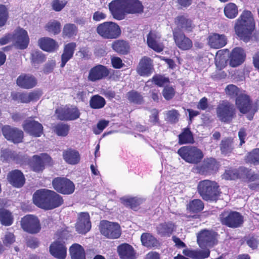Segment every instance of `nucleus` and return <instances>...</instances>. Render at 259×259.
Returning a JSON list of instances; mask_svg holds the SVG:
<instances>
[{"mask_svg":"<svg viewBox=\"0 0 259 259\" xmlns=\"http://www.w3.org/2000/svg\"><path fill=\"white\" fill-rule=\"evenodd\" d=\"M217 233L211 230H203L197 235V243L203 250H192L185 249L183 253L193 259H204L207 258L210 254L208 248L215 244Z\"/></svg>","mask_w":259,"mask_h":259,"instance_id":"f257e3e1","label":"nucleus"},{"mask_svg":"<svg viewBox=\"0 0 259 259\" xmlns=\"http://www.w3.org/2000/svg\"><path fill=\"white\" fill-rule=\"evenodd\" d=\"M33 201L36 206L47 210L58 207L63 202V198L60 195L48 189L36 191L33 194Z\"/></svg>","mask_w":259,"mask_h":259,"instance_id":"f03ea898","label":"nucleus"},{"mask_svg":"<svg viewBox=\"0 0 259 259\" xmlns=\"http://www.w3.org/2000/svg\"><path fill=\"white\" fill-rule=\"evenodd\" d=\"M255 28V22L251 13L244 11L237 20L234 29L240 39L248 42Z\"/></svg>","mask_w":259,"mask_h":259,"instance_id":"7ed1b4c3","label":"nucleus"},{"mask_svg":"<svg viewBox=\"0 0 259 259\" xmlns=\"http://www.w3.org/2000/svg\"><path fill=\"white\" fill-rule=\"evenodd\" d=\"M219 186L214 181H201L198 185V191L202 198L206 201H216L219 195Z\"/></svg>","mask_w":259,"mask_h":259,"instance_id":"20e7f679","label":"nucleus"},{"mask_svg":"<svg viewBox=\"0 0 259 259\" xmlns=\"http://www.w3.org/2000/svg\"><path fill=\"white\" fill-rule=\"evenodd\" d=\"M178 153L183 159L190 163H198L203 157L202 151L192 146H185L180 148Z\"/></svg>","mask_w":259,"mask_h":259,"instance_id":"39448f33","label":"nucleus"},{"mask_svg":"<svg viewBox=\"0 0 259 259\" xmlns=\"http://www.w3.org/2000/svg\"><path fill=\"white\" fill-rule=\"evenodd\" d=\"M97 32L101 36L106 39L116 38L121 34L119 26L112 22H105L99 24L97 28Z\"/></svg>","mask_w":259,"mask_h":259,"instance_id":"423d86ee","label":"nucleus"},{"mask_svg":"<svg viewBox=\"0 0 259 259\" xmlns=\"http://www.w3.org/2000/svg\"><path fill=\"white\" fill-rule=\"evenodd\" d=\"M220 220L223 225L229 228L240 227L243 223V217L237 211H224L220 215Z\"/></svg>","mask_w":259,"mask_h":259,"instance_id":"0eeeda50","label":"nucleus"},{"mask_svg":"<svg viewBox=\"0 0 259 259\" xmlns=\"http://www.w3.org/2000/svg\"><path fill=\"white\" fill-rule=\"evenodd\" d=\"M101 233L109 239L118 238L121 233L120 225L117 223L102 221L100 225Z\"/></svg>","mask_w":259,"mask_h":259,"instance_id":"6e6552de","label":"nucleus"},{"mask_svg":"<svg viewBox=\"0 0 259 259\" xmlns=\"http://www.w3.org/2000/svg\"><path fill=\"white\" fill-rule=\"evenodd\" d=\"M217 114L220 120L228 122L234 117L235 109L233 105L228 101H223L218 106Z\"/></svg>","mask_w":259,"mask_h":259,"instance_id":"1a4fd4ad","label":"nucleus"},{"mask_svg":"<svg viewBox=\"0 0 259 259\" xmlns=\"http://www.w3.org/2000/svg\"><path fill=\"white\" fill-rule=\"evenodd\" d=\"M52 185L56 191L63 194H71L75 190L73 183L66 178L54 179L52 182Z\"/></svg>","mask_w":259,"mask_h":259,"instance_id":"9d476101","label":"nucleus"},{"mask_svg":"<svg viewBox=\"0 0 259 259\" xmlns=\"http://www.w3.org/2000/svg\"><path fill=\"white\" fill-rule=\"evenodd\" d=\"M21 227L26 232L35 234L39 232L40 225L37 217L33 215H26L21 221Z\"/></svg>","mask_w":259,"mask_h":259,"instance_id":"9b49d317","label":"nucleus"},{"mask_svg":"<svg viewBox=\"0 0 259 259\" xmlns=\"http://www.w3.org/2000/svg\"><path fill=\"white\" fill-rule=\"evenodd\" d=\"M58 118L61 120H74L80 116L78 108L75 106H66L56 110Z\"/></svg>","mask_w":259,"mask_h":259,"instance_id":"f8f14e48","label":"nucleus"},{"mask_svg":"<svg viewBox=\"0 0 259 259\" xmlns=\"http://www.w3.org/2000/svg\"><path fill=\"white\" fill-rule=\"evenodd\" d=\"M108 6L114 19L121 20L124 18L126 12L124 0H113L109 3Z\"/></svg>","mask_w":259,"mask_h":259,"instance_id":"ddd939ff","label":"nucleus"},{"mask_svg":"<svg viewBox=\"0 0 259 259\" xmlns=\"http://www.w3.org/2000/svg\"><path fill=\"white\" fill-rule=\"evenodd\" d=\"M5 138L14 143H19L22 141L23 132L17 128L9 125H4L2 128Z\"/></svg>","mask_w":259,"mask_h":259,"instance_id":"4468645a","label":"nucleus"},{"mask_svg":"<svg viewBox=\"0 0 259 259\" xmlns=\"http://www.w3.org/2000/svg\"><path fill=\"white\" fill-rule=\"evenodd\" d=\"M13 40L15 46L21 50L26 49L29 42V38L27 32L20 28H17L13 34Z\"/></svg>","mask_w":259,"mask_h":259,"instance_id":"2eb2a0df","label":"nucleus"},{"mask_svg":"<svg viewBox=\"0 0 259 259\" xmlns=\"http://www.w3.org/2000/svg\"><path fill=\"white\" fill-rule=\"evenodd\" d=\"M51 157L46 153H41L39 155H34L31 162V166L33 171H42L46 164H52Z\"/></svg>","mask_w":259,"mask_h":259,"instance_id":"dca6fc26","label":"nucleus"},{"mask_svg":"<svg viewBox=\"0 0 259 259\" xmlns=\"http://www.w3.org/2000/svg\"><path fill=\"white\" fill-rule=\"evenodd\" d=\"M109 74V71L106 66L98 65L90 69L88 79L94 82L106 78Z\"/></svg>","mask_w":259,"mask_h":259,"instance_id":"f3484780","label":"nucleus"},{"mask_svg":"<svg viewBox=\"0 0 259 259\" xmlns=\"http://www.w3.org/2000/svg\"><path fill=\"white\" fill-rule=\"evenodd\" d=\"M23 127L26 132L34 137H40L42 134L43 127L41 124L32 119L25 120Z\"/></svg>","mask_w":259,"mask_h":259,"instance_id":"a211bd4d","label":"nucleus"},{"mask_svg":"<svg viewBox=\"0 0 259 259\" xmlns=\"http://www.w3.org/2000/svg\"><path fill=\"white\" fill-rule=\"evenodd\" d=\"M91 228L89 214L87 212H81L79 214L78 220L76 224V231L79 233L84 234L88 232Z\"/></svg>","mask_w":259,"mask_h":259,"instance_id":"6ab92c4d","label":"nucleus"},{"mask_svg":"<svg viewBox=\"0 0 259 259\" xmlns=\"http://www.w3.org/2000/svg\"><path fill=\"white\" fill-rule=\"evenodd\" d=\"M236 105L241 113L249 112L251 108L249 97L244 93L240 94L236 98Z\"/></svg>","mask_w":259,"mask_h":259,"instance_id":"aec40b11","label":"nucleus"},{"mask_svg":"<svg viewBox=\"0 0 259 259\" xmlns=\"http://www.w3.org/2000/svg\"><path fill=\"white\" fill-rule=\"evenodd\" d=\"M173 35L177 46L183 50H187L192 47V42L190 39L180 31H173Z\"/></svg>","mask_w":259,"mask_h":259,"instance_id":"412c9836","label":"nucleus"},{"mask_svg":"<svg viewBox=\"0 0 259 259\" xmlns=\"http://www.w3.org/2000/svg\"><path fill=\"white\" fill-rule=\"evenodd\" d=\"M160 35L156 31H150L147 38L148 46L157 52H160L163 49V45L160 42Z\"/></svg>","mask_w":259,"mask_h":259,"instance_id":"4be33fe9","label":"nucleus"},{"mask_svg":"<svg viewBox=\"0 0 259 259\" xmlns=\"http://www.w3.org/2000/svg\"><path fill=\"white\" fill-rule=\"evenodd\" d=\"M50 252L58 259H65L67 254V248L63 243L56 241L50 245Z\"/></svg>","mask_w":259,"mask_h":259,"instance_id":"5701e85b","label":"nucleus"},{"mask_svg":"<svg viewBox=\"0 0 259 259\" xmlns=\"http://www.w3.org/2000/svg\"><path fill=\"white\" fill-rule=\"evenodd\" d=\"M152 60L146 57H143L140 61L137 72L141 76H149L153 72Z\"/></svg>","mask_w":259,"mask_h":259,"instance_id":"b1692460","label":"nucleus"},{"mask_svg":"<svg viewBox=\"0 0 259 259\" xmlns=\"http://www.w3.org/2000/svg\"><path fill=\"white\" fill-rule=\"evenodd\" d=\"M37 83L36 78L32 75L22 74L17 79V84L20 88L29 89L34 87Z\"/></svg>","mask_w":259,"mask_h":259,"instance_id":"393cba45","label":"nucleus"},{"mask_svg":"<svg viewBox=\"0 0 259 259\" xmlns=\"http://www.w3.org/2000/svg\"><path fill=\"white\" fill-rule=\"evenodd\" d=\"M245 58V54L244 50L239 47L234 48L230 56V64L232 67H235L242 64Z\"/></svg>","mask_w":259,"mask_h":259,"instance_id":"a878e982","label":"nucleus"},{"mask_svg":"<svg viewBox=\"0 0 259 259\" xmlns=\"http://www.w3.org/2000/svg\"><path fill=\"white\" fill-rule=\"evenodd\" d=\"M8 180L11 184L17 188L22 187L25 183V178L23 173L17 169L9 172Z\"/></svg>","mask_w":259,"mask_h":259,"instance_id":"bb28decb","label":"nucleus"},{"mask_svg":"<svg viewBox=\"0 0 259 259\" xmlns=\"http://www.w3.org/2000/svg\"><path fill=\"white\" fill-rule=\"evenodd\" d=\"M125 12L127 14H140L143 12L144 7L139 0H124Z\"/></svg>","mask_w":259,"mask_h":259,"instance_id":"cd10ccee","label":"nucleus"},{"mask_svg":"<svg viewBox=\"0 0 259 259\" xmlns=\"http://www.w3.org/2000/svg\"><path fill=\"white\" fill-rule=\"evenodd\" d=\"M208 43L212 48L220 49L226 45L227 38L224 35L213 33L209 36Z\"/></svg>","mask_w":259,"mask_h":259,"instance_id":"c85d7f7f","label":"nucleus"},{"mask_svg":"<svg viewBox=\"0 0 259 259\" xmlns=\"http://www.w3.org/2000/svg\"><path fill=\"white\" fill-rule=\"evenodd\" d=\"M63 157L66 163L72 165L78 163L80 159L78 151L71 148L64 150L63 152Z\"/></svg>","mask_w":259,"mask_h":259,"instance_id":"c756f323","label":"nucleus"},{"mask_svg":"<svg viewBox=\"0 0 259 259\" xmlns=\"http://www.w3.org/2000/svg\"><path fill=\"white\" fill-rule=\"evenodd\" d=\"M117 251L121 259H135V252L133 247L127 243L120 245Z\"/></svg>","mask_w":259,"mask_h":259,"instance_id":"7c9ffc66","label":"nucleus"},{"mask_svg":"<svg viewBox=\"0 0 259 259\" xmlns=\"http://www.w3.org/2000/svg\"><path fill=\"white\" fill-rule=\"evenodd\" d=\"M12 97L13 100L19 101L22 103H28L37 100L39 98L38 94L34 92L29 94L14 92L12 93Z\"/></svg>","mask_w":259,"mask_h":259,"instance_id":"2f4dec72","label":"nucleus"},{"mask_svg":"<svg viewBox=\"0 0 259 259\" xmlns=\"http://www.w3.org/2000/svg\"><path fill=\"white\" fill-rule=\"evenodd\" d=\"M174 224L170 222H163L156 225L157 233L160 236H169L174 230Z\"/></svg>","mask_w":259,"mask_h":259,"instance_id":"473e14b6","label":"nucleus"},{"mask_svg":"<svg viewBox=\"0 0 259 259\" xmlns=\"http://www.w3.org/2000/svg\"><path fill=\"white\" fill-rule=\"evenodd\" d=\"M76 45L75 42H70L64 46V52L61 56V67H64L66 63L72 57Z\"/></svg>","mask_w":259,"mask_h":259,"instance_id":"72a5a7b5","label":"nucleus"},{"mask_svg":"<svg viewBox=\"0 0 259 259\" xmlns=\"http://www.w3.org/2000/svg\"><path fill=\"white\" fill-rule=\"evenodd\" d=\"M38 45L42 50L47 52H53L58 48L56 42L54 39L49 37H44L39 39Z\"/></svg>","mask_w":259,"mask_h":259,"instance_id":"f704fd0d","label":"nucleus"},{"mask_svg":"<svg viewBox=\"0 0 259 259\" xmlns=\"http://www.w3.org/2000/svg\"><path fill=\"white\" fill-rule=\"evenodd\" d=\"M122 203L126 206L130 207L133 210H137L138 206L145 201V199L141 197H123L121 198Z\"/></svg>","mask_w":259,"mask_h":259,"instance_id":"c9c22d12","label":"nucleus"},{"mask_svg":"<svg viewBox=\"0 0 259 259\" xmlns=\"http://www.w3.org/2000/svg\"><path fill=\"white\" fill-rule=\"evenodd\" d=\"M69 252L71 259H85L83 248L79 244L75 243L70 247Z\"/></svg>","mask_w":259,"mask_h":259,"instance_id":"e433bc0d","label":"nucleus"},{"mask_svg":"<svg viewBox=\"0 0 259 259\" xmlns=\"http://www.w3.org/2000/svg\"><path fill=\"white\" fill-rule=\"evenodd\" d=\"M112 49L117 53L122 54H126L129 50L128 44L122 40H117L113 42Z\"/></svg>","mask_w":259,"mask_h":259,"instance_id":"4c0bfd02","label":"nucleus"},{"mask_svg":"<svg viewBox=\"0 0 259 259\" xmlns=\"http://www.w3.org/2000/svg\"><path fill=\"white\" fill-rule=\"evenodd\" d=\"M78 32L77 26L74 24H66L63 28L62 34L64 37L71 38L75 36Z\"/></svg>","mask_w":259,"mask_h":259,"instance_id":"58836bf2","label":"nucleus"},{"mask_svg":"<svg viewBox=\"0 0 259 259\" xmlns=\"http://www.w3.org/2000/svg\"><path fill=\"white\" fill-rule=\"evenodd\" d=\"M141 240L143 245L148 247L155 246L158 244L156 239L149 233L142 234Z\"/></svg>","mask_w":259,"mask_h":259,"instance_id":"ea45409f","label":"nucleus"},{"mask_svg":"<svg viewBox=\"0 0 259 259\" xmlns=\"http://www.w3.org/2000/svg\"><path fill=\"white\" fill-rule=\"evenodd\" d=\"M224 14L229 19L235 18L238 13V7L234 3H229L224 8Z\"/></svg>","mask_w":259,"mask_h":259,"instance_id":"a19ab883","label":"nucleus"},{"mask_svg":"<svg viewBox=\"0 0 259 259\" xmlns=\"http://www.w3.org/2000/svg\"><path fill=\"white\" fill-rule=\"evenodd\" d=\"M194 141L192 133L188 128H185L179 136V142L180 144L192 143Z\"/></svg>","mask_w":259,"mask_h":259,"instance_id":"79ce46f5","label":"nucleus"},{"mask_svg":"<svg viewBox=\"0 0 259 259\" xmlns=\"http://www.w3.org/2000/svg\"><path fill=\"white\" fill-rule=\"evenodd\" d=\"M175 23L178 27H180L188 31L192 30L191 21L183 16L178 17L176 19Z\"/></svg>","mask_w":259,"mask_h":259,"instance_id":"37998d69","label":"nucleus"},{"mask_svg":"<svg viewBox=\"0 0 259 259\" xmlns=\"http://www.w3.org/2000/svg\"><path fill=\"white\" fill-rule=\"evenodd\" d=\"M204 204L199 199H194L190 201L187 205V208L190 212H198L202 210Z\"/></svg>","mask_w":259,"mask_h":259,"instance_id":"c03bdc74","label":"nucleus"},{"mask_svg":"<svg viewBox=\"0 0 259 259\" xmlns=\"http://www.w3.org/2000/svg\"><path fill=\"white\" fill-rule=\"evenodd\" d=\"M106 103L105 100L99 95H95L90 100L91 107L93 109H100L103 108Z\"/></svg>","mask_w":259,"mask_h":259,"instance_id":"a18cd8bd","label":"nucleus"},{"mask_svg":"<svg viewBox=\"0 0 259 259\" xmlns=\"http://www.w3.org/2000/svg\"><path fill=\"white\" fill-rule=\"evenodd\" d=\"M0 222L5 226H10L12 224L13 218L11 213L6 209H0Z\"/></svg>","mask_w":259,"mask_h":259,"instance_id":"49530a36","label":"nucleus"},{"mask_svg":"<svg viewBox=\"0 0 259 259\" xmlns=\"http://www.w3.org/2000/svg\"><path fill=\"white\" fill-rule=\"evenodd\" d=\"M203 167L206 172L211 173L218 169V164L214 158H208L204 160Z\"/></svg>","mask_w":259,"mask_h":259,"instance_id":"de8ad7c7","label":"nucleus"},{"mask_svg":"<svg viewBox=\"0 0 259 259\" xmlns=\"http://www.w3.org/2000/svg\"><path fill=\"white\" fill-rule=\"evenodd\" d=\"M45 60V57L41 52L34 51L31 53V61L33 66L37 68L38 64Z\"/></svg>","mask_w":259,"mask_h":259,"instance_id":"09e8293b","label":"nucleus"},{"mask_svg":"<svg viewBox=\"0 0 259 259\" xmlns=\"http://www.w3.org/2000/svg\"><path fill=\"white\" fill-rule=\"evenodd\" d=\"M46 28L48 32L54 34H57L61 31V24L59 21L53 20L47 23Z\"/></svg>","mask_w":259,"mask_h":259,"instance_id":"8fccbe9b","label":"nucleus"},{"mask_svg":"<svg viewBox=\"0 0 259 259\" xmlns=\"http://www.w3.org/2000/svg\"><path fill=\"white\" fill-rule=\"evenodd\" d=\"M54 130L58 136L65 137L68 133L69 126L67 124L59 123L54 127Z\"/></svg>","mask_w":259,"mask_h":259,"instance_id":"3c124183","label":"nucleus"},{"mask_svg":"<svg viewBox=\"0 0 259 259\" xmlns=\"http://www.w3.org/2000/svg\"><path fill=\"white\" fill-rule=\"evenodd\" d=\"M221 152L224 154H227L231 152L233 149L232 141L229 139L223 140L220 145Z\"/></svg>","mask_w":259,"mask_h":259,"instance_id":"603ef678","label":"nucleus"},{"mask_svg":"<svg viewBox=\"0 0 259 259\" xmlns=\"http://www.w3.org/2000/svg\"><path fill=\"white\" fill-rule=\"evenodd\" d=\"M9 19L8 8L4 5H0V28L4 26Z\"/></svg>","mask_w":259,"mask_h":259,"instance_id":"864d4df0","label":"nucleus"},{"mask_svg":"<svg viewBox=\"0 0 259 259\" xmlns=\"http://www.w3.org/2000/svg\"><path fill=\"white\" fill-rule=\"evenodd\" d=\"M247 180L250 182H253L252 184L249 185V187L252 189H255L259 186V174L254 173L250 170Z\"/></svg>","mask_w":259,"mask_h":259,"instance_id":"5fc2aeb1","label":"nucleus"},{"mask_svg":"<svg viewBox=\"0 0 259 259\" xmlns=\"http://www.w3.org/2000/svg\"><path fill=\"white\" fill-rule=\"evenodd\" d=\"M247 162L254 165L259 164V148L255 149L250 152L246 157Z\"/></svg>","mask_w":259,"mask_h":259,"instance_id":"6e6d98bb","label":"nucleus"},{"mask_svg":"<svg viewBox=\"0 0 259 259\" xmlns=\"http://www.w3.org/2000/svg\"><path fill=\"white\" fill-rule=\"evenodd\" d=\"M226 94L231 98L237 97L242 92L234 84H229L225 88Z\"/></svg>","mask_w":259,"mask_h":259,"instance_id":"4d7b16f0","label":"nucleus"},{"mask_svg":"<svg viewBox=\"0 0 259 259\" xmlns=\"http://www.w3.org/2000/svg\"><path fill=\"white\" fill-rule=\"evenodd\" d=\"M109 121L106 120H100L97 123V126L93 128V132L96 135H99L108 125Z\"/></svg>","mask_w":259,"mask_h":259,"instance_id":"13d9d810","label":"nucleus"},{"mask_svg":"<svg viewBox=\"0 0 259 259\" xmlns=\"http://www.w3.org/2000/svg\"><path fill=\"white\" fill-rule=\"evenodd\" d=\"M127 98L130 102L136 104H141L142 101V97L140 94L135 91L128 93Z\"/></svg>","mask_w":259,"mask_h":259,"instance_id":"bf43d9fd","label":"nucleus"},{"mask_svg":"<svg viewBox=\"0 0 259 259\" xmlns=\"http://www.w3.org/2000/svg\"><path fill=\"white\" fill-rule=\"evenodd\" d=\"M67 3L66 0H53L52 9L56 12H59L64 8Z\"/></svg>","mask_w":259,"mask_h":259,"instance_id":"052dcab7","label":"nucleus"},{"mask_svg":"<svg viewBox=\"0 0 259 259\" xmlns=\"http://www.w3.org/2000/svg\"><path fill=\"white\" fill-rule=\"evenodd\" d=\"M1 158L3 161H10L15 159V154L10 150L5 149L2 151Z\"/></svg>","mask_w":259,"mask_h":259,"instance_id":"680f3d73","label":"nucleus"},{"mask_svg":"<svg viewBox=\"0 0 259 259\" xmlns=\"http://www.w3.org/2000/svg\"><path fill=\"white\" fill-rule=\"evenodd\" d=\"M175 94L174 89L171 87H165L162 92L163 97L167 100L173 98Z\"/></svg>","mask_w":259,"mask_h":259,"instance_id":"e2e57ef3","label":"nucleus"},{"mask_svg":"<svg viewBox=\"0 0 259 259\" xmlns=\"http://www.w3.org/2000/svg\"><path fill=\"white\" fill-rule=\"evenodd\" d=\"M179 116V114L176 110L168 111L166 113L167 120L171 123L176 122L178 120Z\"/></svg>","mask_w":259,"mask_h":259,"instance_id":"0e129e2a","label":"nucleus"},{"mask_svg":"<svg viewBox=\"0 0 259 259\" xmlns=\"http://www.w3.org/2000/svg\"><path fill=\"white\" fill-rule=\"evenodd\" d=\"M153 81L156 85L161 87L169 81L168 78L160 75L153 77Z\"/></svg>","mask_w":259,"mask_h":259,"instance_id":"69168bd1","label":"nucleus"},{"mask_svg":"<svg viewBox=\"0 0 259 259\" xmlns=\"http://www.w3.org/2000/svg\"><path fill=\"white\" fill-rule=\"evenodd\" d=\"M236 169H229L225 171L223 177L227 180H231L237 179Z\"/></svg>","mask_w":259,"mask_h":259,"instance_id":"338daca9","label":"nucleus"},{"mask_svg":"<svg viewBox=\"0 0 259 259\" xmlns=\"http://www.w3.org/2000/svg\"><path fill=\"white\" fill-rule=\"evenodd\" d=\"M250 171V169H248L244 167H240L238 169H236L237 179H247Z\"/></svg>","mask_w":259,"mask_h":259,"instance_id":"774afa93","label":"nucleus"}]
</instances>
